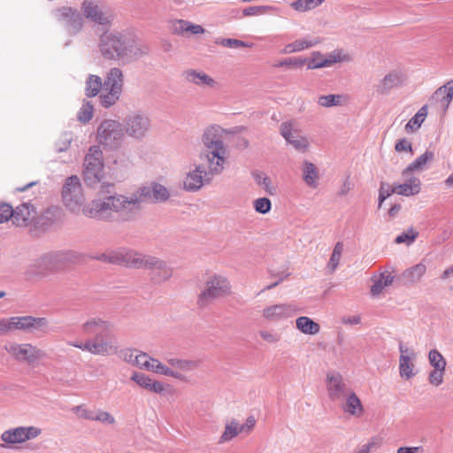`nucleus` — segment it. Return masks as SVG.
Segmentation results:
<instances>
[{
    "instance_id": "nucleus-1",
    "label": "nucleus",
    "mask_w": 453,
    "mask_h": 453,
    "mask_svg": "<svg viewBox=\"0 0 453 453\" xmlns=\"http://www.w3.org/2000/svg\"><path fill=\"white\" fill-rule=\"evenodd\" d=\"M169 197V190L164 185L152 182L138 188L130 196L114 193L95 198L84 207L83 215L108 223L129 222L135 219L142 203H164Z\"/></svg>"
},
{
    "instance_id": "nucleus-2",
    "label": "nucleus",
    "mask_w": 453,
    "mask_h": 453,
    "mask_svg": "<svg viewBox=\"0 0 453 453\" xmlns=\"http://www.w3.org/2000/svg\"><path fill=\"white\" fill-rule=\"evenodd\" d=\"M98 36L99 52L106 60L129 64L146 54L142 43L130 32L105 29Z\"/></svg>"
},
{
    "instance_id": "nucleus-3",
    "label": "nucleus",
    "mask_w": 453,
    "mask_h": 453,
    "mask_svg": "<svg viewBox=\"0 0 453 453\" xmlns=\"http://www.w3.org/2000/svg\"><path fill=\"white\" fill-rule=\"evenodd\" d=\"M81 332L88 336L89 353L96 356H109L118 352V342L111 321L99 317L88 318L81 326Z\"/></svg>"
},
{
    "instance_id": "nucleus-4",
    "label": "nucleus",
    "mask_w": 453,
    "mask_h": 453,
    "mask_svg": "<svg viewBox=\"0 0 453 453\" xmlns=\"http://www.w3.org/2000/svg\"><path fill=\"white\" fill-rule=\"evenodd\" d=\"M204 149L200 154L202 160L211 162V171L221 173L226 162V150L222 140V128L218 125L208 127L202 136Z\"/></svg>"
},
{
    "instance_id": "nucleus-5",
    "label": "nucleus",
    "mask_w": 453,
    "mask_h": 453,
    "mask_svg": "<svg viewBox=\"0 0 453 453\" xmlns=\"http://www.w3.org/2000/svg\"><path fill=\"white\" fill-rule=\"evenodd\" d=\"M132 268L149 270L150 279L153 284H162L173 276V268L167 262L159 257L137 251L136 256L133 257Z\"/></svg>"
},
{
    "instance_id": "nucleus-6",
    "label": "nucleus",
    "mask_w": 453,
    "mask_h": 453,
    "mask_svg": "<svg viewBox=\"0 0 453 453\" xmlns=\"http://www.w3.org/2000/svg\"><path fill=\"white\" fill-rule=\"evenodd\" d=\"M61 196L65 207L73 213H83L84 207L90 203H85L82 185L76 175L65 179Z\"/></svg>"
},
{
    "instance_id": "nucleus-7",
    "label": "nucleus",
    "mask_w": 453,
    "mask_h": 453,
    "mask_svg": "<svg viewBox=\"0 0 453 453\" xmlns=\"http://www.w3.org/2000/svg\"><path fill=\"white\" fill-rule=\"evenodd\" d=\"M83 178L88 186H94L104 176L103 152L98 146H91L86 154L83 164Z\"/></svg>"
},
{
    "instance_id": "nucleus-8",
    "label": "nucleus",
    "mask_w": 453,
    "mask_h": 453,
    "mask_svg": "<svg viewBox=\"0 0 453 453\" xmlns=\"http://www.w3.org/2000/svg\"><path fill=\"white\" fill-rule=\"evenodd\" d=\"M124 138L121 124L113 119L104 120L97 127L96 140L99 144L110 150L119 148Z\"/></svg>"
},
{
    "instance_id": "nucleus-9",
    "label": "nucleus",
    "mask_w": 453,
    "mask_h": 453,
    "mask_svg": "<svg viewBox=\"0 0 453 453\" xmlns=\"http://www.w3.org/2000/svg\"><path fill=\"white\" fill-rule=\"evenodd\" d=\"M229 292L230 284L226 278L219 275L211 276L207 280L205 288L198 296L197 304L200 308H203Z\"/></svg>"
},
{
    "instance_id": "nucleus-10",
    "label": "nucleus",
    "mask_w": 453,
    "mask_h": 453,
    "mask_svg": "<svg viewBox=\"0 0 453 453\" xmlns=\"http://www.w3.org/2000/svg\"><path fill=\"white\" fill-rule=\"evenodd\" d=\"M208 170L203 165H198L196 168L187 173L183 180V188L188 192H196L204 184H209L212 176L219 173L211 171V162H207Z\"/></svg>"
},
{
    "instance_id": "nucleus-11",
    "label": "nucleus",
    "mask_w": 453,
    "mask_h": 453,
    "mask_svg": "<svg viewBox=\"0 0 453 453\" xmlns=\"http://www.w3.org/2000/svg\"><path fill=\"white\" fill-rule=\"evenodd\" d=\"M55 19L61 23L68 34L77 35L83 27V18L77 9L63 6L53 12Z\"/></svg>"
},
{
    "instance_id": "nucleus-12",
    "label": "nucleus",
    "mask_w": 453,
    "mask_h": 453,
    "mask_svg": "<svg viewBox=\"0 0 453 453\" xmlns=\"http://www.w3.org/2000/svg\"><path fill=\"white\" fill-rule=\"evenodd\" d=\"M82 11L86 19L95 25L101 26L96 29V35H99L100 31L110 29L113 19V15L110 12H104L96 3L90 0H85L82 3Z\"/></svg>"
},
{
    "instance_id": "nucleus-13",
    "label": "nucleus",
    "mask_w": 453,
    "mask_h": 453,
    "mask_svg": "<svg viewBox=\"0 0 453 453\" xmlns=\"http://www.w3.org/2000/svg\"><path fill=\"white\" fill-rule=\"evenodd\" d=\"M150 127V119L143 112H133L127 115L124 120V129L127 135L135 139L145 136Z\"/></svg>"
},
{
    "instance_id": "nucleus-14",
    "label": "nucleus",
    "mask_w": 453,
    "mask_h": 453,
    "mask_svg": "<svg viewBox=\"0 0 453 453\" xmlns=\"http://www.w3.org/2000/svg\"><path fill=\"white\" fill-rule=\"evenodd\" d=\"M14 330L26 331L32 334H47L50 332L49 320L44 317L21 316L12 317Z\"/></svg>"
},
{
    "instance_id": "nucleus-15",
    "label": "nucleus",
    "mask_w": 453,
    "mask_h": 453,
    "mask_svg": "<svg viewBox=\"0 0 453 453\" xmlns=\"http://www.w3.org/2000/svg\"><path fill=\"white\" fill-rule=\"evenodd\" d=\"M5 350L16 360L27 363H34L44 355L42 350L29 343L13 342L5 346Z\"/></svg>"
},
{
    "instance_id": "nucleus-16",
    "label": "nucleus",
    "mask_w": 453,
    "mask_h": 453,
    "mask_svg": "<svg viewBox=\"0 0 453 453\" xmlns=\"http://www.w3.org/2000/svg\"><path fill=\"white\" fill-rule=\"evenodd\" d=\"M328 397L332 402H341L351 390L342 376L337 372H329L326 379Z\"/></svg>"
},
{
    "instance_id": "nucleus-17",
    "label": "nucleus",
    "mask_w": 453,
    "mask_h": 453,
    "mask_svg": "<svg viewBox=\"0 0 453 453\" xmlns=\"http://www.w3.org/2000/svg\"><path fill=\"white\" fill-rule=\"evenodd\" d=\"M399 373L400 376L405 380L413 378L416 375L414 372V360L417 358V353L403 345V342L399 343Z\"/></svg>"
},
{
    "instance_id": "nucleus-18",
    "label": "nucleus",
    "mask_w": 453,
    "mask_h": 453,
    "mask_svg": "<svg viewBox=\"0 0 453 453\" xmlns=\"http://www.w3.org/2000/svg\"><path fill=\"white\" fill-rule=\"evenodd\" d=\"M347 60H349L348 56L343 54V51L341 50H335L327 56L316 51L312 53V58L309 60L307 67L308 69H319Z\"/></svg>"
},
{
    "instance_id": "nucleus-19",
    "label": "nucleus",
    "mask_w": 453,
    "mask_h": 453,
    "mask_svg": "<svg viewBox=\"0 0 453 453\" xmlns=\"http://www.w3.org/2000/svg\"><path fill=\"white\" fill-rule=\"evenodd\" d=\"M404 81V73L401 70H393L380 80L375 85V90L380 95H388L393 89L401 88Z\"/></svg>"
},
{
    "instance_id": "nucleus-20",
    "label": "nucleus",
    "mask_w": 453,
    "mask_h": 453,
    "mask_svg": "<svg viewBox=\"0 0 453 453\" xmlns=\"http://www.w3.org/2000/svg\"><path fill=\"white\" fill-rule=\"evenodd\" d=\"M297 309L290 303H277L265 307L263 310V317L269 321H279L293 317Z\"/></svg>"
},
{
    "instance_id": "nucleus-21",
    "label": "nucleus",
    "mask_w": 453,
    "mask_h": 453,
    "mask_svg": "<svg viewBox=\"0 0 453 453\" xmlns=\"http://www.w3.org/2000/svg\"><path fill=\"white\" fill-rule=\"evenodd\" d=\"M136 256V251L132 250L119 249L110 253H103L96 259L108 262L110 264L131 267L133 265V257Z\"/></svg>"
},
{
    "instance_id": "nucleus-22",
    "label": "nucleus",
    "mask_w": 453,
    "mask_h": 453,
    "mask_svg": "<svg viewBox=\"0 0 453 453\" xmlns=\"http://www.w3.org/2000/svg\"><path fill=\"white\" fill-rule=\"evenodd\" d=\"M74 254L70 250L53 251L43 255L41 263L49 270H58L64 265L74 259Z\"/></svg>"
},
{
    "instance_id": "nucleus-23",
    "label": "nucleus",
    "mask_w": 453,
    "mask_h": 453,
    "mask_svg": "<svg viewBox=\"0 0 453 453\" xmlns=\"http://www.w3.org/2000/svg\"><path fill=\"white\" fill-rule=\"evenodd\" d=\"M280 134L291 144L296 150L305 152L309 147V142L306 137L293 132L289 123L284 122L280 125Z\"/></svg>"
},
{
    "instance_id": "nucleus-24",
    "label": "nucleus",
    "mask_w": 453,
    "mask_h": 453,
    "mask_svg": "<svg viewBox=\"0 0 453 453\" xmlns=\"http://www.w3.org/2000/svg\"><path fill=\"white\" fill-rule=\"evenodd\" d=\"M184 80L197 87L214 88L217 84L215 80L203 71L188 69L182 73Z\"/></svg>"
},
{
    "instance_id": "nucleus-25",
    "label": "nucleus",
    "mask_w": 453,
    "mask_h": 453,
    "mask_svg": "<svg viewBox=\"0 0 453 453\" xmlns=\"http://www.w3.org/2000/svg\"><path fill=\"white\" fill-rule=\"evenodd\" d=\"M131 380L150 392L163 394L165 390L164 383L153 380L150 376L142 372H134L131 376Z\"/></svg>"
},
{
    "instance_id": "nucleus-26",
    "label": "nucleus",
    "mask_w": 453,
    "mask_h": 453,
    "mask_svg": "<svg viewBox=\"0 0 453 453\" xmlns=\"http://www.w3.org/2000/svg\"><path fill=\"white\" fill-rule=\"evenodd\" d=\"M35 213V207L30 203H23L13 209L12 216L13 223L18 226H24L32 221Z\"/></svg>"
},
{
    "instance_id": "nucleus-27",
    "label": "nucleus",
    "mask_w": 453,
    "mask_h": 453,
    "mask_svg": "<svg viewBox=\"0 0 453 453\" xmlns=\"http://www.w3.org/2000/svg\"><path fill=\"white\" fill-rule=\"evenodd\" d=\"M426 266L423 263H418L406 269L397 277V280L403 285H412L420 280L426 273Z\"/></svg>"
},
{
    "instance_id": "nucleus-28",
    "label": "nucleus",
    "mask_w": 453,
    "mask_h": 453,
    "mask_svg": "<svg viewBox=\"0 0 453 453\" xmlns=\"http://www.w3.org/2000/svg\"><path fill=\"white\" fill-rule=\"evenodd\" d=\"M405 181L402 184H396V194L403 196H411L418 195L421 191L420 179L415 176L404 177Z\"/></svg>"
},
{
    "instance_id": "nucleus-29",
    "label": "nucleus",
    "mask_w": 453,
    "mask_h": 453,
    "mask_svg": "<svg viewBox=\"0 0 453 453\" xmlns=\"http://www.w3.org/2000/svg\"><path fill=\"white\" fill-rule=\"evenodd\" d=\"M124 75L119 67L111 68L104 80V87L105 89H112L119 92L123 91Z\"/></svg>"
},
{
    "instance_id": "nucleus-30",
    "label": "nucleus",
    "mask_w": 453,
    "mask_h": 453,
    "mask_svg": "<svg viewBox=\"0 0 453 453\" xmlns=\"http://www.w3.org/2000/svg\"><path fill=\"white\" fill-rule=\"evenodd\" d=\"M434 154L431 150H426L422 155L417 157L402 172L403 177H407L413 172H423L427 168V164L433 161Z\"/></svg>"
},
{
    "instance_id": "nucleus-31",
    "label": "nucleus",
    "mask_w": 453,
    "mask_h": 453,
    "mask_svg": "<svg viewBox=\"0 0 453 453\" xmlns=\"http://www.w3.org/2000/svg\"><path fill=\"white\" fill-rule=\"evenodd\" d=\"M343 411L352 416L360 417L364 412V407L358 396L352 390L345 396Z\"/></svg>"
},
{
    "instance_id": "nucleus-32",
    "label": "nucleus",
    "mask_w": 453,
    "mask_h": 453,
    "mask_svg": "<svg viewBox=\"0 0 453 453\" xmlns=\"http://www.w3.org/2000/svg\"><path fill=\"white\" fill-rule=\"evenodd\" d=\"M303 180L304 183L312 188L318 187V181L319 179V170L314 164L304 161L302 167Z\"/></svg>"
},
{
    "instance_id": "nucleus-33",
    "label": "nucleus",
    "mask_w": 453,
    "mask_h": 453,
    "mask_svg": "<svg viewBox=\"0 0 453 453\" xmlns=\"http://www.w3.org/2000/svg\"><path fill=\"white\" fill-rule=\"evenodd\" d=\"M166 363L178 372H192L200 365L199 360L181 359L177 357H167Z\"/></svg>"
},
{
    "instance_id": "nucleus-34",
    "label": "nucleus",
    "mask_w": 453,
    "mask_h": 453,
    "mask_svg": "<svg viewBox=\"0 0 453 453\" xmlns=\"http://www.w3.org/2000/svg\"><path fill=\"white\" fill-rule=\"evenodd\" d=\"M104 87V81L98 75L88 74L85 81V95L88 97L96 96Z\"/></svg>"
},
{
    "instance_id": "nucleus-35",
    "label": "nucleus",
    "mask_w": 453,
    "mask_h": 453,
    "mask_svg": "<svg viewBox=\"0 0 453 453\" xmlns=\"http://www.w3.org/2000/svg\"><path fill=\"white\" fill-rule=\"evenodd\" d=\"M319 42L318 38H303L296 40L295 42L288 43L285 46L284 53H293L302 51L305 49L311 48Z\"/></svg>"
},
{
    "instance_id": "nucleus-36",
    "label": "nucleus",
    "mask_w": 453,
    "mask_h": 453,
    "mask_svg": "<svg viewBox=\"0 0 453 453\" xmlns=\"http://www.w3.org/2000/svg\"><path fill=\"white\" fill-rule=\"evenodd\" d=\"M296 328L305 334L314 335L320 330L319 325L309 317H299L296 319Z\"/></svg>"
},
{
    "instance_id": "nucleus-37",
    "label": "nucleus",
    "mask_w": 453,
    "mask_h": 453,
    "mask_svg": "<svg viewBox=\"0 0 453 453\" xmlns=\"http://www.w3.org/2000/svg\"><path fill=\"white\" fill-rule=\"evenodd\" d=\"M1 440L5 443L16 444L25 442L24 426L8 429L1 434Z\"/></svg>"
},
{
    "instance_id": "nucleus-38",
    "label": "nucleus",
    "mask_w": 453,
    "mask_h": 453,
    "mask_svg": "<svg viewBox=\"0 0 453 453\" xmlns=\"http://www.w3.org/2000/svg\"><path fill=\"white\" fill-rule=\"evenodd\" d=\"M394 278L395 277L390 273L384 272L380 273V277L374 280L373 284L371 287L372 295H380L383 291L385 287H388L392 284Z\"/></svg>"
},
{
    "instance_id": "nucleus-39",
    "label": "nucleus",
    "mask_w": 453,
    "mask_h": 453,
    "mask_svg": "<svg viewBox=\"0 0 453 453\" xmlns=\"http://www.w3.org/2000/svg\"><path fill=\"white\" fill-rule=\"evenodd\" d=\"M245 430V426H239V424L235 420H232L229 424H226L224 433L219 438V442L224 443L231 441L236 437L239 433Z\"/></svg>"
},
{
    "instance_id": "nucleus-40",
    "label": "nucleus",
    "mask_w": 453,
    "mask_h": 453,
    "mask_svg": "<svg viewBox=\"0 0 453 453\" xmlns=\"http://www.w3.org/2000/svg\"><path fill=\"white\" fill-rule=\"evenodd\" d=\"M427 115V105H423L417 113L408 121L405 126L407 131L418 129L421 124L425 121Z\"/></svg>"
},
{
    "instance_id": "nucleus-41",
    "label": "nucleus",
    "mask_w": 453,
    "mask_h": 453,
    "mask_svg": "<svg viewBox=\"0 0 453 453\" xmlns=\"http://www.w3.org/2000/svg\"><path fill=\"white\" fill-rule=\"evenodd\" d=\"M105 93H102L99 96L100 104L104 108H109L114 105L119 99L122 92H119L112 89H105Z\"/></svg>"
},
{
    "instance_id": "nucleus-42",
    "label": "nucleus",
    "mask_w": 453,
    "mask_h": 453,
    "mask_svg": "<svg viewBox=\"0 0 453 453\" xmlns=\"http://www.w3.org/2000/svg\"><path fill=\"white\" fill-rule=\"evenodd\" d=\"M342 250L343 243L342 242H336L333 250L332 255L330 257L329 262L327 264V268L330 273H334L338 267L340 259L342 257Z\"/></svg>"
},
{
    "instance_id": "nucleus-43",
    "label": "nucleus",
    "mask_w": 453,
    "mask_h": 453,
    "mask_svg": "<svg viewBox=\"0 0 453 453\" xmlns=\"http://www.w3.org/2000/svg\"><path fill=\"white\" fill-rule=\"evenodd\" d=\"M325 0H296L291 6L297 12H306L320 5Z\"/></svg>"
},
{
    "instance_id": "nucleus-44",
    "label": "nucleus",
    "mask_w": 453,
    "mask_h": 453,
    "mask_svg": "<svg viewBox=\"0 0 453 453\" xmlns=\"http://www.w3.org/2000/svg\"><path fill=\"white\" fill-rule=\"evenodd\" d=\"M428 360L430 365L434 367V369H445L446 368V360L443 356L435 349H431L428 353Z\"/></svg>"
},
{
    "instance_id": "nucleus-45",
    "label": "nucleus",
    "mask_w": 453,
    "mask_h": 453,
    "mask_svg": "<svg viewBox=\"0 0 453 453\" xmlns=\"http://www.w3.org/2000/svg\"><path fill=\"white\" fill-rule=\"evenodd\" d=\"M342 99V95H326V96H320L318 98V104L326 108L333 107V106H338L341 104Z\"/></svg>"
},
{
    "instance_id": "nucleus-46",
    "label": "nucleus",
    "mask_w": 453,
    "mask_h": 453,
    "mask_svg": "<svg viewBox=\"0 0 453 453\" xmlns=\"http://www.w3.org/2000/svg\"><path fill=\"white\" fill-rule=\"evenodd\" d=\"M155 368H156L155 373H157V374L173 377L174 379H178V380H184V378H185L184 375L180 372L172 369V368L168 367L167 365H163L161 362L158 363L157 365V366H155Z\"/></svg>"
},
{
    "instance_id": "nucleus-47",
    "label": "nucleus",
    "mask_w": 453,
    "mask_h": 453,
    "mask_svg": "<svg viewBox=\"0 0 453 453\" xmlns=\"http://www.w3.org/2000/svg\"><path fill=\"white\" fill-rule=\"evenodd\" d=\"M94 108L90 102H84L78 111V120L83 123L88 122L93 117Z\"/></svg>"
},
{
    "instance_id": "nucleus-48",
    "label": "nucleus",
    "mask_w": 453,
    "mask_h": 453,
    "mask_svg": "<svg viewBox=\"0 0 453 453\" xmlns=\"http://www.w3.org/2000/svg\"><path fill=\"white\" fill-rule=\"evenodd\" d=\"M418 232L412 227L409 228L408 231L402 233L395 239V242L397 244L405 243L411 245L418 237Z\"/></svg>"
},
{
    "instance_id": "nucleus-49",
    "label": "nucleus",
    "mask_w": 453,
    "mask_h": 453,
    "mask_svg": "<svg viewBox=\"0 0 453 453\" xmlns=\"http://www.w3.org/2000/svg\"><path fill=\"white\" fill-rule=\"evenodd\" d=\"M254 209L261 214L268 213L272 209V203L267 197H260L253 202Z\"/></svg>"
},
{
    "instance_id": "nucleus-50",
    "label": "nucleus",
    "mask_w": 453,
    "mask_h": 453,
    "mask_svg": "<svg viewBox=\"0 0 453 453\" xmlns=\"http://www.w3.org/2000/svg\"><path fill=\"white\" fill-rule=\"evenodd\" d=\"M73 141V134L71 133H64L59 137L58 141L55 144L56 150L58 152L66 151Z\"/></svg>"
},
{
    "instance_id": "nucleus-51",
    "label": "nucleus",
    "mask_w": 453,
    "mask_h": 453,
    "mask_svg": "<svg viewBox=\"0 0 453 453\" xmlns=\"http://www.w3.org/2000/svg\"><path fill=\"white\" fill-rule=\"evenodd\" d=\"M72 411L81 418L90 421L95 420L96 411L89 410L83 404L73 407Z\"/></svg>"
},
{
    "instance_id": "nucleus-52",
    "label": "nucleus",
    "mask_w": 453,
    "mask_h": 453,
    "mask_svg": "<svg viewBox=\"0 0 453 453\" xmlns=\"http://www.w3.org/2000/svg\"><path fill=\"white\" fill-rule=\"evenodd\" d=\"M436 96L445 95L443 98L449 103L453 98V80L449 81L445 85L435 91Z\"/></svg>"
},
{
    "instance_id": "nucleus-53",
    "label": "nucleus",
    "mask_w": 453,
    "mask_h": 453,
    "mask_svg": "<svg viewBox=\"0 0 453 453\" xmlns=\"http://www.w3.org/2000/svg\"><path fill=\"white\" fill-rule=\"evenodd\" d=\"M217 43L222 45L223 47L226 48H240V47H251V44H249L248 42L244 41H241L238 39L234 38H224L221 39L219 42H217Z\"/></svg>"
},
{
    "instance_id": "nucleus-54",
    "label": "nucleus",
    "mask_w": 453,
    "mask_h": 453,
    "mask_svg": "<svg viewBox=\"0 0 453 453\" xmlns=\"http://www.w3.org/2000/svg\"><path fill=\"white\" fill-rule=\"evenodd\" d=\"M445 369H434L428 375V381L434 386H440L443 382Z\"/></svg>"
},
{
    "instance_id": "nucleus-55",
    "label": "nucleus",
    "mask_w": 453,
    "mask_h": 453,
    "mask_svg": "<svg viewBox=\"0 0 453 453\" xmlns=\"http://www.w3.org/2000/svg\"><path fill=\"white\" fill-rule=\"evenodd\" d=\"M94 421H99L104 424L112 425L115 423V418L108 411L96 410Z\"/></svg>"
},
{
    "instance_id": "nucleus-56",
    "label": "nucleus",
    "mask_w": 453,
    "mask_h": 453,
    "mask_svg": "<svg viewBox=\"0 0 453 453\" xmlns=\"http://www.w3.org/2000/svg\"><path fill=\"white\" fill-rule=\"evenodd\" d=\"M138 350L135 349H123L119 352V357L124 360L125 362L134 365V357L136 356Z\"/></svg>"
},
{
    "instance_id": "nucleus-57",
    "label": "nucleus",
    "mask_w": 453,
    "mask_h": 453,
    "mask_svg": "<svg viewBox=\"0 0 453 453\" xmlns=\"http://www.w3.org/2000/svg\"><path fill=\"white\" fill-rule=\"evenodd\" d=\"M305 62V59L298 58H287L281 61H279L274 65L276 67L281 66H302Z\"/></svg>"
},
{
    "instance_id": "nucleus-58",
    "label": "nucleus",
    "mask_w": 453,
    "mask_h": 453,
    "mask_svg": "<svg viewBox=\"0 0 453 453\" xmlns=\"http://www.w3.org/2000/svg\"><path fill=\"white\" fill-rule=\"evenodd\" d=\"M13 215V208L8 203L0 204V224L8 221Z\"/></svg>"
},
{
    "instance_id": "nucleus-59",
    "label": "nucleus",
    "mask_w": 453,
    "mask_h": 453,
    "mask_svg": "<svg viewBox=\"0 0 453 453\" xmlns=\"http://www.w3.org/2000/svg\"><path fill=\"white\" fill-rule=\"evenodd\" d=\"M134 360V366H137L141 369H145V367H148L147 363H148V361H150V356L145 352L138 350Z\"/></svg>"
},
{
    "instance_id": "nucleus-60",
    "label": "nucleus",
    "mask_w": 453,
    "mask_h": 453,
    "mask_svg": "<svg viewBox=\"0 0 453 453\" xmlns=\"http://www.w3.org/2000/svg\"><path fill=\"white\" fill-rule=\"evenodd\" d=\"M173 32L176 35H183L188 32V21L184 19H177L173 25Z\"/></svg>"
},
{
    "instance_id": "nucleus-61",
    "label": "nucleus",
    "mask_w": 453,
    "mask_h": 453,
    "mask_svg": "<svg viewBox=\"0 0 453 453\" xmlns=\"http://www.w3.org/2000/svg\"><path fill=\"white\" fill-rule=\"evenodd\" d=\"M42 434V429L36 426H24L25 441L33 440Z\"/></svg>"
},
{
    "instance_id": "nucleus-62",
    "label": "nucleus",
    "mask_w": 453,
    "mask_h": 453,
    "mask_svg": "<svg viewBox=\"0 0 453 453\" xmlns=\"http://www.w3.org/2000/svg\"><path fill=\"white\" fill-rule=\"evenodd\" d=\"M259 334L264 341H265L269 343L278 342L280 339V337L278 334L272 333L269 331H264V330L260 331Z\"/></svg>"
},
{
    "instance_id": "nucleus-63",
    "label": "nucleus",
    "mask_w": 453,
    "mask_h": 453,
    "mask_svg": "<svg viewBox=\"0 0 453 453\" xmlns=\"http://www.w3.org/2000/svg\"><path fill=\"white\" fill-rule=\"evenodd\" d=\"M253 176H254L257 183L258 185L262 186L266 191H268V188L271 185L270 178L265 176L263 173H255Z\"/></svg>"
},
{
    "instance_id": "nucleus-64",
    "label": "nucleus",
    "mask_w": 453,
    "mask_h": 453,
    "mask_svg": "<svg viewBox=\"0 0 453 453\" xmlns=\"http://www.w3.org/2000/svg\"><path fill=\"white\" fill-rule=\"evenodd\" d=\"M379 443V440L375 437L372 438L370 441L361 446V448L354 453H369Z\"/></svg>"
}]
</instances>
